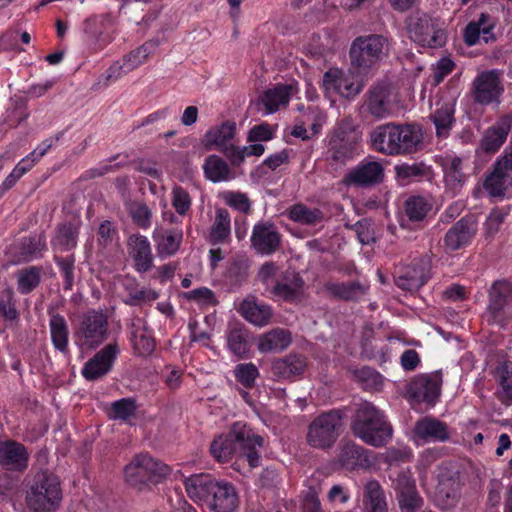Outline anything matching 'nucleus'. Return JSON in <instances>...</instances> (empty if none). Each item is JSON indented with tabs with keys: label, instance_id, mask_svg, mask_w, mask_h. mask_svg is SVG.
<instances>
[{
	"label": "nucleus",
	"instance_id": "nucleus-24",
	"mask_svg": "<svg viewBox=\"0 0 512 512\" xmlns=\"http://www.w3.org/2000/svg\"><path fill=\"white\" fill-rule=\"evenodd\" d=\"M324 289L335 299L356 302L367 295L370 285L368 282L361 281L327 282Z\"/></svg>",
	"mask_w": 512,
	"mask_h": 512
},
{
	"label": "nucleus",
	"instance_id": "nucleus-9",
	"mask_svg": "<svg viewBox=\"0 0 512 512\" xmlns=\"http://www.w3.org/2000/svg\"><path fill=\"white\" fill-rule=\"evenodd\" d=\"M410 39L423 47L437 48L446 42V33L437 20L427 14L416 13L408 20Z\"/></svg>",
	"mask_w": 512,
	"mask_h": 512
},
{
	"label": "nucleus",
	"instance_id": "nucleus-18",
	"mask_svg": "<svg viewBox=\"0 0 512 512\" xmlns=\"http://www.w3.org/2000/svg\"><path fill=\"white\" fill-rule=\"evenodd\" d=\"M431 260L424 256L404 267L396 277V285L402 290L416 291L422 287L430 277Z\"/></svg>",
	"mask_w": 512,
	"mask_h": 512
},
{
	"label": "nucleus",
	"instance_id": "nucleus-39",
	"mask_svg": "<svg viewBox=\"0 0 512 512\" xmlns=\"http://www.w3.org/2000/svg\"><path fill=\"white\" fill-rule=\"evenodd\" d=\"M230 214L224 208H218L209 233V242L213 245L224 243L230 236Z\"/></svg>",
	"mask_w": 512,
	"mask_h": 512
},
{
	"label": "nucleus",
	"instance_id": "nucleus-35",
	"mask_svg": "<svg viewBox=\"0 0 512 512\" xmlns=\"http://www.w3.org/2000/svg\"><path fill=\"white\" fill-rule=\"evenodd\" d=\"M131 341L135 353L140 356H148L155 349V341L141 319L132 323Z\"/></svg>",
	"mask_w": 512,
	"mask_h": 512
},
{
	"label": "nucleus",
	"instance_id": "nucleus-32",
	"mask_svg": "<svg viewBox=\"0 0 512 512\" xmlns=\"http://www.w3.org/2000/svg\"><path fill=\"white\" fill-rule=\"evenodd\" d=\"M455 99L449 98L436 103V109L431 114L438 137H447L455 122Z\"/></svg>",
	"mask_w": 512,
	"mask_h": 512
},
{
	"label": "nucleus",
	"instance_id": "nucleus-2",
	"mask_svg": "<svg viewBox=\"0 0 512 512\" xmlns=\"http://www.w3.org/2000/svg\"><path fill=\"white\" fill-rule=\"evenodd\" d=\"M370 142L382 154L408 155L421 149L423 134L417 125L390 122L376 126L370 133Z\"/></svg>",
	"mask_w": 512,
	"mask_h": 512
},
{
	"label": "nucleus",
	"instance_id": "nucleus-47",
	"mask_svg": "<svg viewBox=\"0 0 512 512\" xmlns=\"http://www.w3.org/2000/svg\"><path fill=\"white\" fill-rule=\"evenodd\" d=\"M156 46L157 44L155 42H145L138 48L126 54L122 59L126 64V68L131 72L144 64L148 60L149 56L154 53Z\"/></svg>",
	"mask_w": 512,
	"mask_h": 512
},
{
	"label": "nucleus",
	"instance_id": "nucleus-61",
	"mask_svg": "<svg viewBox=\"0 0 512 512\" xmlns=\"http://www.w3.org/2000/svg\"><path fill=\"white\" fill-rule=\"evenodd\" d=\"M278 272L277 265L272 262L268 261L262 264L260 267L257 277L259 281L265 286V291L269 294V289L272 285L275 284V277Z\"/></svg>",
	"mask_w": 512,
	"mask_h": 512
},
{
	"label": "nucleus",
	"instance_id": "nucleus-62",
	"mask_svg": "<svg viewBox=\"0 0 512 512\" xmlns=\"http://www.w3.org/2000/svg\"><path fill=\"white\" fill-rule=\"evenodd\" d=\"M497 374L505 396L512 398V364L504 362L497 368Z\"/></svg>",
	"mask_w": 512,
	"mask_h": 512
},
{
	"label": "nucleus",
	"instance_id": "nucleus-37",
	"mask_svg": "<svg viewBox=\"0 0 512 512\" xmlns=\"http://www.w3.org/2000/svg\"><path fill=\"white\" fill-rule=\"evenodd\" d=\"M49 328L55 349L67 353L69 329L65 318L59 313H50Z\"/></svg>",
	"mask_w": 512,
	"mask_h": 512
},
{
	"label": "nucleus",
	"instance_id": "nucleus-29",
	"mask_svg": "<svg viewBox=\"0 0 512 512\" xmlns=\"http://www.w3.org/2000/svg\"><path fill=\"white\" fill-rule=\"evenodd\" d=\"M215 481L210 474H194L184 480V486L193 501L208 504Z\"/></svg>",
	"mask_w": 512,
	"mask_h": 512
},
{
	"label": "nucleus",
	"instance_id": "nucleus-52",
	"mask_svg": "<svg viewBox=\"0 0 512 512\" xmlns=\"http://www.w3.org/2000/svg\"><path fill=\"white\" fill-rule=\"evenodd\" d=\"M436 497L444 506H453L458 498L457 482L452 478L441 480L436 487Z\"/></svg>",
	"mask_w": 512,
	"mask_h": 512
},
{
	"label": "nucleus",
	"instance_id": "nucleus-3",
	"mask_svg": "<svg viewBox=\"0 0 512 512\" xmlns=\"http://www.w3.org/2000/svg\"><path fill=\"white\" fill-rule=\"evenodd\" d=\"M351 430L356 437L374 447L386 445L393 433L385 415L370 402L359 405L351 423Z\"/></svg>",
	"mask_w": 512,
	"mask_h": 512
},
{
	"label": "nucleus",
	"instance_id": "nucleus-25",
	"mask_svg": "<svg viewBox=\"0 0 512 512\" xmlns=\"http://www.w3.org/2000/svg\"><path fill=\"white\" fill-rule=\"evenodd\" d=\"M414 435L424 443L445 442L450 438L447 424L432 417L418 420L414 426Z\"/></svg>",
	"mask_w": 512,
	"mask_h": 512
},
{
	"label": "nucleus",
	"instance_id": "nucleus-50",
	"mask_svg": "<svg viewBox=\"0 0 512 512\" xmlns=\"http://www.w3.org/2000/svg\"><path fill=\"white\" fill-rule=\"evenodd\" d=\"M511 184L510 179L497 172L494 168L484 181V189L491 197H504L507 188Z\"/></svg>",
	"mask_w": 512,
	"mask_h": 512
},
{
	"label": "nucleus",
	"instance_id": "nucleus-44",
	"mask_svg": "<svg viewBox=\"0 0 512 512\" xmlns=\"http://www.w3.org/2000/svg\"><path fill=\"white\" fill-rule=\"evenodd\" d=\"M364 453L365 450L361 446L354 442L347 441L340 447V453L338 456L339 462L341 466L347 469H353L356 466L361 465L363 461H366Z\"/></svg>",
	"mask_w": 512,
	"mask_h": 512
},
{
	"label": "nucleus",
	"instance_id": "nucleus-63",
	"mask_svg": "<svg viewBox=\"0 0 512 512\" xmlns=\"http://www.w3.org/2000/svg\"><path fill=\"white\" fill-rule=\"evenodd\" d=\"M159 297L158 292L150 288H135L129 291V303L132 305H139L156 300Z\"/></svg>",
	"mask_w": 512,
	"mask_h": 512
},
{
	"label": "nucleus",
	"instance_id": "nucleus-40",
	"mask_svg": "<svg viewBox=\"0 0 512 512\" xmlns=\"http://www.w3.org/2000/svg\"><path fill=\"white\" fill-rule=\"evenodd\" d=\"M364 506L366 512H387L383 490L376 480H370L365 485Z\"/></svg>",
	"mask_w": 512,
	"mask_h": 512
},
{
	"label": "nucleus",
	"instance_id": "nucleus-56",
	"mask_svg": "<svg viewBox=\"0 0 512 512\" xmlns=\"http://www.w3.org/2000/svg\"><path fill=\"white\" fill-rule=\"evenodd\" d=\"M171 204L180 216H185L191 208L190 194L181 186H174L171 191Z\"/></svg>",
	"mask_w": 512,
	"mask_h": 512
},
{
	"label": "nucleus",
	"instance_id": "nucleus-49",
	"mask_svg": "<svg viewBox=\"0 0 512 512\" xmlns=\"http://www.w3.org/2000/svg\"><path fill=\"white\" fill-rule=\"evenodd\" d=\"M431 209V203L422 196L410 197L405 203L406 215L412 221L423 220Z\"/></svg>",
	"mask_w": 512,
	"mask_h": 512
},
{
	"label": "nucleus",
	"instance_id": "nucleus-60",
	"mask_svg": "<svg viewBox=\"0 0 512 512\" xmlns=\"http://www.w3.org/2000/svg\"><path fill=\"white\" fill-rule=\"evenodd\" d=\"M398 501L402 512H414L422 503L416 488L398 493Z\"/></svg>",
	"mask_w": 512,
	"mask_h": 512
},
{
	"label": "nucleus",
	"instance_id": "nucleus-1",
	"mask_svg": "<svg viewBox=\"0 0 512 512\" xmlns=\"http://www.w3.org/2000/svg\"><path fill=\"white\" fill-rule=\"evenodd\" d=\"M264 438L253 433L252 429L242 422L232 425L230 431L213 440L210 452L218 462H228L234 456L245 458L250 467L260 464L258 448L263 447Z\"/></svg>",
	"mask_w": 512,
	"mask_h": 512
},
{
	"label": "nucleus",
	"instance_id": "nucleus-57",
	"mask_svg": "<svg viewBox=\"0 0 512 512\" xmlns=\"http://www.w3.org/2000/svg\"><path fill=\"white\" fill-rule=\"evenodd\" d=\"M56 264L60 269L61 274L64 277V290L70 291L74 285V270H75V258L74 256L68 257H56Z\"/></svg>",
	"mask_w": 512,
	"mask_h": 512
},
{
	"label": "nucleus",
	"instance_id": "nucleus-22",
	"mask_svg": "<svg viewBox=\"0 0 512 512\" xmlns=\"http://www.w3.org/2000/svg\"><path fill=\"white\" fill-rule=\"evenodd\" d=\"M512 130V114L500 117L492 126L487 128L481 139V148L488 153L497 152L504 144L508 133Z\"/></svg>",
	"mask_w": 512,
	"mask_h": 512
},
{
	"label": "nucleus",
	"instance_id": "nucleus-33",
	"mask_svg": "<svg viewBox=\"0 0 512 512\" xmlns=\"http://www.w3.org/2000/svg\"><path fill=\"white\" fill-rule=\"evenodd\" d=\"M306 368V359L302 355L289 354L272 362L271 371L278 379H292L301 375Z\"/></svg>",
	"mask_w": 512,
	"mask_h": 512
},
{
	"label": "nucleus",
	"instance_id": "nucleus-48",
	"mask_svg": "<svg viewBox=\"0 0 512 512\" xmlns=\"http://www.w3.org/2000/svg\"><path fill=\"white\" fill-rule=\"evenodd\" d=\"M126 209L134 224L142 229H148L152 222V211L140 201H131L126 204Z\"/></svg>",
	"mask_w": 512,
	"mask_h": 512
},
{
	"label": "nucleus",
	"instance_id": "nucleus-4",
	"mask_svg": "<svg viewBox=\"0 0 512 512\" xmlns=\"http://www.w3.org/2000/svg\"><path fill=\"white\" fill-rule=\"evenodd\" d=\"M61 499L59 478L47 471L38 472L27 491V506L34 512H50L59 506Z\"/></svg>",
	"mask_w": 512,
	"mask_h": 512
},
{
	"label": "nucleus",
	"instance_id": "nucleus-58",
	"mask_svg": "<svg viewBox=\"0 0 512 512\" xmlns=\"http://www.w3.org/2000/svg\"><path fill=\"white\" fill-rule=\"evenodd\" d=\"M225 203L235 210L248 214L251 210V202L245 193L228 191L223 194Z\"/></svg>",
	"mask_w": 512,
	"mask_h": 512
},
{
	"label": "nucleus",
	"instance_id": "nucleus-38",
	"mask_svg": "<svg viewBox=\"0 0 512 512\" xmlns=\"http://www.w3.org/2000/svg\"><path fill=\"white\" fill-rule=\"evenodd\" d=\"M204 174L212 182L230 180L234 174L225 160L218 155H210L205 159L203 165Z\"/></svg>",
	"mask_w": 512,
	"mask_h": 512
},
{
	"label": "nucleus",
	"instance_id": "nucleus-13",
	"mask_svg": "<svg viewBox=\"0 0 512 512\" xmlns=\"http://www.w3.org/2000/svg\"><path fill=\"white\" fill-rule=\"evenodd\" d=\"M236 134V123L225 121L219 126L211 127L203 137V144L206 149L216 148L222 152L230 161L234 157L239 161L241 157L236 152L237 146L232 143Z\"/></svg>",
	"mask_w": 512,
	"mask_h": 512
},
{
	"label": "nucleus",
	"instance_id": "nucleus-64",
	"mask_svg": "<svg viewBox=\"0 0 512 512\" xmlns=\"http://www.w3.org/2000/svg\"><path fill=\"white\" fill-rule=\"evenodd\" d=\"M355 232L357 234V238L363 245H369L375 242L374 230L373 227L367 219H363L358 221L354 225Z\"/></svg>",
	"mask_w": 512,
	"mask_h": 512
},
{
	"label": "nucleus",
	"instance_id": "nucleus-7",
	"mask_svg": "<svg viewBox=\"0 0 512 512\" xmlns=\"http://www.w3.org/2000/svg\"><path fill=\"white\" fill-rule=\"evenodd\" d=\"M170 474V468L149 454H138L125 466L127 483L142 489L149 483H158Z\"/></svg>",
	"mask_w": 512,
	"mask_h": 512
},
{
	"label": "nucleus",
	"instance_id": "nucleus-5",
	"mask_svg": "<svg viewBox=\"0 0 512 512\" xmlns=\"http://www.w3.org/2000/svg\"><path fill=\"white\" fill-rule=\"evenodd\" d=\"M362 132L351 116L344 117L335 125L329 139V158L336 165L343 166L353 158Z\"/></svg>",
	"mask_w": 512,
	"mask_h": 512
},
{
	"label": "nucleus",
	"instance_id": "nucleus-21",
	"mask_svg": "<svg viewBox=\"0 0 512 512\" xmlns=\"http://www.w3.org/2000/svg\"><path fill=\"white\" fill-rule=\"evenodd\" d=\"M304 281L294 271H285L269 289V295L278 300L292 302L302 294Z\"/></svg>",
	"mask_w": 512,
	"mask_h": 512
},
{
	"label": "nucleus",
	"instance_id": "nucleus-12",
	"mask_svg": "<svg viewBox=\"0 0 512 512\" xmlns=\"http://www.w3.org/2000/svg\"><path fill=\"white\" fill-rule=\"evenodd\" d=\"M395 109V100L389 85H372L364 95L362 110L377 120L390 117Z\"/></svg>",
	"mask_w": 512,
	"mask_h": 512
},
{
	"label": "nucleus",
	"instance_id": "nucleus-17",
	"mask_svg": "<svg viewBox=\"0 0 512 512\" xmlns=\"http://www.w3.org/2000/svg\"><path fill=\"white\" fill-rule=\"evenodd\" d=\"M477 233V224L471 217H463L453 224L443 238L446 252H455L470 245Z\"/></svg>",
	"mask_w": 512,
	"mask_h": 512
},
{
	"label": "nucleus",
	"instance_id": "nucleus-26",
	"mask_svg": "<svg viewBox=\"0 0 512 512\" xmlns=\"http://www.w3.org/2000/svg\"><path fill=\"white\" fill-rule=\"evenodd\" d=\"M383 167L376 161H363L346 177V183L355 186H371L383 179Z\"/></svg>",
	"mask_w": 512,
	"mask_h": 512
},
{
	"label": "nucleus",
	"instance_id": "nucleus-23",
	"mask_svg": "<svg viewBox=\"0 0 512 512\" xmlns=\"http://www.w3.org/2000/svg\"><path fill=\"white\" fill-rule=\"evenodd\" d=\"M294 93V86L291 84H277L267 89L260 96L257 105L264 114H272L279 109L286 107L291 95Z\"/></svg>",
	"mask_w": 512,
	"mask_h": 512
},
{
	"label": "nucleus",
	"instance_id": "nucleus-45",
	"mask_svg": "<svg viewBox=\"0 0 512 512\" xmlns=\"http://www.w3.org/2000/svg\"><path fill=\"white\" fill-rule=\"evenodd\" d=\"M137 408L134 398H122L111 403L109 417L113 420L129 422L136 416Z\"/></svg>",
	"mask_w": 512,
	"mask_h": 512
},
{
	"label": "nucleus",
	"instance_id": "nucleus-54",
	"mask_svg": "<svg viewBox=\"0 0 512 512\" xmlns=\"http://www.w3.org/2000/svg\"><path fill=\"white\" fill-rule=\"evenodd\" d=\"M40 282V270L29 267L18 272V290L22 294L30 293Z\"/></svg>",
	"mask_w": 512,
	"mask_h": 512
},
{
	"label": "nucleus",
	"instance_id": "nucleus-36",
	"mask_svg": "<svg viewBox=\"0 0 512 512\" xmlns=\"http://www.w3.org/2000/svg\"><path fill=\"white\" fill-rule=\"evenodd\" d=\"M488 19L487 14L481 13L477 21H472L465 27L464 40L467 45L473 46L478 43L481 34L484 36L486 43L490 39H495L492 35L494 24H487Z\"/></svg>",
	"mask_w": 512,
	"mask_h": 512
},
{
	"label": "nucleus",
	"instance_id": "nucleus-41",
	"mask_svg": "<svg viewBox=\"0 0 512 512\" xmlns=\"http://www.w3.org/2000/svg\"><path fill=\"white\" fill-rule=\"evenodd\" d=\"M79 227L73 223H63L57 227L52 245L60 251H69L76 247Z\"/></svg>",
	"mask_w": 512,
	"mask_h": 512
},
{
	"label": "nucleus",
	"instance_id": "nucleus-51",
	"mask_svg": "<svg viewBox=\"0 0 512 512\" xmlns=\"http://www.w3.org/2000/svg\"><path fill=\"white\" fill-rule=\"evenodd\" d=\"M233 372L235 379L246 389L253 388L260 375L257 366L252 362L237 364Z\"/></svg>",
	"mask_w": 512,
	"mask_h": 512
},
{
	"label": "nucleus",
	"instance_id": "nucleus-14",
	"mask_svg": "<svg viewBox=\"0 0 512 512\" xmlns=\"http://www.w3.org/2000/svg\"><path fill=\"white\" fill-rule=\"evenodd\" d=\"M512 283L506 280L495 281L489 291V321L503 323L512 315Z\"/></svg>",
	"mask_w": 512,
	"mask_h": 512
},
{
	"label": "nucleus",
	"instance_id": "nucleus-53",
	"mask_svg": "<svg viewBox=\"0 0 512 512\" xmlns=\"http://www.w3.org/2000/svg\"><path fill=\"white\" fill-rule=\"evenodd\" d=\"M130 73V70L126 68V64L122 60V62H114L104 74L99 76L96 83L92 86V89L99 90L101 88L108 87L110 81H115L120 79L122 76Z\"/></svg>",
	"mask_w": 512,
	"mask_h": 512
},
{
	"label": "nucleus",
	"instance_id": "nucleus-55",
	"mask_svg": "<svg viewBox=\"0 0 512 512\" xmlns=\"http://www.w3.org/2000/svg\"><path fill=\"white\" fill-rule=\"evenodd\" d=\"M395 171L399 180L405 184L422 178L426 174V167L423 163H403L395 167Z\"/></svg>",
	"mask_w": 512,
	"mask_h": 512
},
{
	"label": "nucleus",
	"instance_id": "nucleus-6",
	"mask_svg": "<svg viewBox=\"0 0 512 512\" xmlns=\"http://www.w3.org/2000/svg\"><path fill=\"white\" fill-rule=\"evenodd\" d=\"M390 41L381 34H369L355 38L350 46L349 58L352 67L367 70L385 58Z\"/></svg>",
	"mask_w": 512,
	"mask_h": 512
},
{
	"label": "nucleus",
	"instance_id": "nucleus-20",
	"mask_svg": "<svg viewBox=\"0 0 512 512\" xmlns=\"http://www.w3.org/2000/svg\"><path fill=\"white\" fill-rule=\"evenodd\" d=\"M442 374L438 371L415 377L409 384L408 392L418 402L433 403L440 394Z\"/></svg>",
	"mask_w": 512,
	"mask_h": 512
},
{
	"label": "nucleus",
	"instance_id": "nucleus-8",
	"mask_svg": "<svg viewBox=\"0 0 512 512\" xmlns=\"http://www.w3.org/2000/svg\"><path fill=\"white\" fill-rule=\"evenodd\" d=\"M343 426L340 410H331L317 416L308 426L307 443L317 449L332 447L337 441Z\"/></svg>",
	"mask_w": 512,
	"mask_h": 512
},
{
	"label": "nucleus",
	"instance_id": "nucleus-31",
	"mask_svg": "<svg viewBox=\"0 0 512 512\" xmlns=\"http://www.w3.org/2000/svg\"><path fill=\"white\" fill-rule=\"evenodd\" d=\"M292 342L291 332L283 328H273L261 334L257 341L260 353H278L287 349Z\"/></svg>",
	"mask_w": 512,
	"mask_h": 512
},
{
	"label": "nucleus",
	"instance_id": "nucleus-46",
	"mask_svg": "<svg viewBox=\"0 0 512 512\" xmlns=\"http://www.w3.org/2000/svg\"><path fill=\"white\" fill-rule=\"evenodd\" d=\"M154 238L157 241L158 252L161 255L171 256L179 249L182 241V232L168 230L162 234H155Z\"/></svg>",
	"mask_w": 512,
	"mask_h": 512
},
{
	"label": "nucleus",
	"instance_id": "nucleus-10",
	"mask_svg": "<svg viewBox=\"0 0 512 512\" xmlns=\"http://www.w3.org/2000/svg\"><path fill=\"white\" fill-rule=\"evenodd\" d=\"M108 336V317L103 311L89 310L84 313L75 331V337L81 345L95 348Z\"/></svg>",
	"mask_w": 512,
	"mask_h": 512
},
{
	"label": "nucleus",
	"instance_id": "nucleus-19",
	"mask_svg": "<svg viewBox=\"0 0 512 512\" xmlns=\"http://www.w3.org/2000/svg\"><path fill=\"white\" fill-rule=\"evenodd\" d=\"M503 92V87L496 70L480 73L473 82L474 100L482 105L497 101Z\"/></svg>",
	"mask_w": 512,
	"mask_h": 512
},
{
	"label": "nucleus",
	"instance_id": "nucleus-28",
	"mask_svg": "<svg viewBox=\"0 0 512 512\" xmlns=\"http://www.w3.org/2000/svg\"><path fill=\"white\" fill-rule=\"evenodd\" d=\"M207 505L218 512L234 511L238 505L235 488L228 482L215 481L211 498Z\"/></svg>",
	"mask_w": 512,
	"mask_h": 512
},
{
	"label": "nucleus",
	"instance_id": "nucleus-34",
	"mask_svg": "<svg viewBox=\"0 0 512 512\" xmlns=\"http://www.w3.org/2000/svg\"><path fill=\"white\" fill-rule=\"evenodd\" d=\"M241 315L255 326L263 327L270 322L272 310L269 305L261 304L255 298H247L239 308Z\"/></svg>",
	"mask_w": 512,
	"mask_h": 512
},
{
	"label": "nucleus",
	"instance_id": "nucleus-11",
	"mask_svg": "<svg viewBox=\"0 0 512 512\" xmlns=\"http://www.w3.org/2000/svg\"><path fill=\"white\" fill-rule=\"evenodd\" d=\"M322 87L329 97L340 95L353 99L362 91L363 84L350 70L330 68L322 77Z\"/></svg>",
	"mask_w": 512,
	"mask_h": 512
},
{
	"label": "nucleus",
	"instance_id": "nucleus-30",
	"mask_svg": "<svg viewBox=\"0 0 512 512\" xmlns=\"http://www.w3.org/2000/svg\"><path fill=\"white\" fill-rule=\"evenodd\" d=\"M28 454L25 447L14 441L0 445V464L8 470L22 471L27 468Z\"/></svg>",
	"mask_w": 512,
	"mask_h": 512
},
{
	"label": "nucleus",
	"instance_id": "nucleus-42",
	"mask_svg": "<svg viewBox=\"0 0 512 512\" xmlns=\"http://www.w3.org/2000/svg\"><path fill=\"white\" fill-rule=\"evenodd\" d=\"M227 346L231 353L238 358H247L250 345L248 331L242 327L230 329L226 336Z\"/></svg>",
	"mask_w": 512,
	"mask_h": 512
},
{
	"label": "nucleus",
	"instance_id": "nucleus-16",
	"mask_svg": "<svg viewBox=\"0 0 512 512\" xmlns=\"http://www.w3.org/2000/svg\"><path fill=\"white\" fill-rule=\"evenodd\" d=\"M118 354L119 347L117 343L105 345L85 363L82 369L83 377L89 381L102 378L111 371Z\"/></svg>",
	"mask_w": 512,
	"mask_h": 512
},
{
	"label": "nucleus",
	"instance_id": "nucleus-59",
	"mask_svg": "<svg viewBox=\"0 0 512 512\" xmlns=\"http://www.w3.org/2000/svg\"><path fill=\"white\" fill-rule=\"evenodd\" d=\"M510 212L509 207L494 208L485 222V231L488 236H493L498 232L501 224Z\"/></svg>",
	"mask_w": 512,
	"mask_h": 512
},
{
	"label": "nucleus",
	"instance_id": "nucleus-15",
	"mask_svg": "<svg viewBox=\"0 0 512 512\" xmlns=\"http://www.w3.org/2000/svg\"><path fill=\"white\" fill-rule=\"evenodd\" d=\"M250 241L257 254L268 256L280 249L282 235L273 223L262 221L253 226Z\"/></svg>",
	"mask_w": 512,
	"mask_h": 512
},
{
	"label": "nucleus",
	"instance_id": "nucleus-43",
	"mask_svg": "<svg viewBox=\"0 0 512 512\" xmlns=\"http://www.w3.org/2000/svg\"><path fill=\"white\" fill-rule=\"evenodd\" d=\"M290 220L303 225H316L323 219V213L317 208H309L304 204L298 203L292 205L287 210Z\"/></svg>",
	"mask_w": 512,
	"mask_h": 512
},
{
	"label": "nucleus",
	"instance_id": "nucleus-27",
	"mask_svg": "<svg viewBox=\"0 0 512 512\" xmlns=\"http://www.w3.org/2000/svg\"><path fill=\"white\" fill-rule=\"evenodd\" d=\"M127 248L138 272H147L151 269L153 256L147 237L140 234L131 235L127 240Z\"/></svg>",
	"mask_w": 512,
	"mask_h": 512
}]
</instances>
